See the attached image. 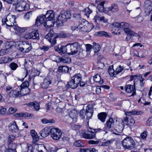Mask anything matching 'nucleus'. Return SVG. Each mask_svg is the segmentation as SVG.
Segmentation results:
<instances>
[{"mask_svg": "<svg viewBox=\"0 0 152 152\" xmlns=\"http://www.w3.org/2000/svg\"><path fill=\"white\" fill-rule=\"evenodd\" d=\"M12 46H10L8 48L1 49L0 50V56L6 55L12 52Z\"/></svg>", "mask_w": 152, "mask_h": 152, "instance_id": "a878e982", "label": "nucleus"}, {"mask_svg": "<svg viewBox=\"0 0 152 152\" xmlns=\"http://www.w3.org/2000/svg\"><path fill=\"white\" fill-rule=\"evenodd\" d=\"M54 77L53 72H50L45 77L43 82L41 84V87L43 88H47L51 84Z\"/></svg>", "mask_w": 152, "mask_h": 152, "instance_id": "20e7f679", "label": "nucleus"}, {"mask_svg": "<svg viewBox=\"0 0 152 152\" xmlns=\"http://www.w3.org/2000/svg\"><path fill=\"white\" fill-rule=\"evenodd\" d=\"M102 129L100 128L94 129L89 128L88 131L87 133V139H91L95 137L96 133L98 131L102 130Z\"/></svg>", "mask_w": 152, "mask_h": 152, "instance_id": "2eb2a0df", "label": "nucleus"}, {"mask_svg": "<svg viewBox=\"0 0 152 152\" xmlns=\"http://www.w3.org/2000/svg\"><path fill=\"white\" fill-rule=\"evenodd\" d=\"M32 15V12H29L25 14L24 15V18L25 19L28 20L31 17Z\"/></svg>", "mask_w": 152, "mask_h": 152, "instance_id": "8fccbe9b", "label": "nucleus"}, {"mask_svg": "<svg viewBox=\"0 0 152 152\" xmlns=\"http://www.w3.org/2000/svg\"><path fill=\"white\" fill-rule=\"evenodd\" d=\"M12 59V58H10L8 56H4L1 58H0V64L10 62Z\"/></svg>", "mask_w": 152, "mask_h": 152, "instance_id": "bb28decb", "label": "nucleus"}, {"mask_svg": "<svg viewBox=\"0 0 152 152\" xmlns=\"http://www.w3.org/2000/svg\"><path fill=\"white\" fill-rule=\"evenodd\" d=\"M86 51L83 50L82 48H80L78 53L77 54L76 57L77 58L81 59L86 57Z\"/></svg>", "mask_w": 152, "mask_h": 152, "instance_id": "aec40b11", "label": "nucleus"}, {"mask_svg": "<svg viewBox=\"0 0 152 152\" xmlns=\"http://www.w3.org/2000/svg\"><path fill=\"white\" fill-rule=\"evenodd\" d=\"M77 111L75 110H72L69 113V116L73 118L77 117Z\"/></svg>", "mask_w": 152, "mask_h": 152, "instance_id": "58836bf2", "label": "nucleus"}, {"mask_svg": "<svg viewBox=\"0 0 152 152\" xmlns=\"http://www.w3.org/2000/svg\"><path fill=\"white\" fill-rule=\"evenodd\" d=\"M145 12L147 15H149L152 10V2L149 0H146L144 3Z\"/></svg>", "mask_w": 152, "mask_h": 152, "instance_id": "4468645a", "label": "nucleus"}, {"mask_svg": "<svg viewBox=\"0 0 152 152\" xmlns=\"http://www.w3.org/2000/svg\"><path fill=\"white\" fill-rule=\"evenodd\" d=\"M107 116V114L106 113L101 112L98 114V117L99 119L102 122L104 123L105 121Z\"/></svg>", "mask_w": 152, "mask_h": 152, "instance_id": "393cba45", "label": "nucleus"}, {"mask_svg": "<svg viewBox=\"0 0 152 152\" xmlns=\"http://www.w3.org/2000/svg\"><path fill=\"white\" fill-rule=\"evenodd\" d=\"M134 87H135V84H139L141 87L143 86V81L144 79L142 77V75L140 74H137L134 75Z\"/></svg>", "mask_w": 152, "mask_h": 152, "instance_id": "f8f14e48", "label": "nucleus"}, {"mask_svg": "<svg viewBox=\"0 0 152 152\" xmlns=\"http://www.w3.org/2000/svg\"><path fill=\"white\" fill-rule=\"evenodd\" d=\"M31 39L38 40L39 39V34L37 30H34L31 32Z\"/></svg>", "mask_w": 152, "mask_h": 152, "instance_id": "c85d7f7f", "label": "nucleus"}, {"mask_svg": "<svg viewBox=\"0 0 152 152\" xmlns=\"http://www.w3.org/2000/svg\"><path fill=\"white\" fill-rule=\"evenodd\" d=\"M67 47H68V44H67L64 46H62L61 47L60 49L59 53L61 55L65 54L66 53L69 54L68 49Z\"/></svg>", "mask_w": 152, "mask_h": 152, "instance_id": "c756f323", "label": "nucleus"}, {"mask_svg": "<svg viewBox=\"0 0 152 152\" xmlns=\"http://www.w3.org/2000/svg\"><path fill=\"white\" fill-rule=\"evenodd\" d=\"M16 3H17L16 6V10L18 12H22L29 9V5L26 1H21L19 3L17 2Z\"/></svg>", "mask_w": 152, "mask_h": 152, "instance_id": "9b49d317", "label": "nucleus"}, {"mask_svg": "<svg viewBox=\"0 0 152 152\" xmlns=\"http://www.w3.org/2000/svg\"><path fill=\"white\" fill-rule=\"evenodd\" d=\"M93 79L95 82L99 84H102L103 82V79L101 78L100 76L98 74L93 77Z\"/></svg>", "mask_w": 152, "mask_h": 152, "instance_id": "cd10ccee", "label": "nucleus"}, {"mask_svg": "<svg viewBox=\"0 0 152 152\" xmlns=\"http://www.w3.org/2000/svg\"><path fill=\"white\" fill-rule=\"evenodd\" d=\"M70 28L73 31H78L79 30V28H78V26H75L73 25L70 26Z\"/></svg>", "mask_w": 152, "mask_h": 152, "instance_id": "338daca9", "label": "nucleus"}, {"mask_svg": "<svg viewBox=\"0 0 152 152\" xmlns=\"http://www.w3.org/2000/svg\"><path fill=\"white\" fill-rule=\"evenodd\" d=\"M92 26V24L88 23L87 21H86V23L85 25L83 26V27H80L79 26H78V28H79V31H81L83 32H89L91 28L90 26Z\"/></svg>", "mask_w": 152, "mask_h": 152, "instance_id": "f3484780", "label": "nucleus"}, {"mask_svg": "<svg viewBox=\"0 0 152 152\" xmlns=\"http://www.w3.org/2000/svg\"><path fill=\"white\" fill-rule=\"evenodd\" d=\"M50 47H51L47 45H43L40 47L39 48V50H43L44 52H46L49 50Z\"/></svg>", "mask_w": 152, "mask_h": 152, "instance_id": "de8ad7c7", "label": "nucleus"}, {"mask_svg": "<svg viewBox=\"0 0 152 152\" xmlns=\"http://www.w3.org/2000/svg\"><path fill=\"white\" fill-rule=\"evenodd\" d=\"M55 18L54 13L52 10L47 12L45 15H41L37 17L35 25L37 26L42 25L46 28L52 27L53 26V22Z\"/></svg>", "mask_w": 152, "mask_h": 152, "instance_id": "f257e3e1", "label": "nucleus"}, {"mask_svg": "<svg viewBox=\"0 0 152 152\" xmlns=\"http://www.w3.org/2000/svg\"><path fill=\"white\" fill-rule=\"evenodd\" d=\"M23 38L27 39H31V32H26L24 34Z\"/></svg>", "mask_w": 152, "mask_h": 152, "instance_id": "3c124183", "label": "nucleus"}, {"mask_svg": "<svg viewBox=\"0 0 152 152\" xmlns=\"http://www.w3.org/2000/svg\"><path fill=\"white\" fill-rule=\"evenodd\" d=\"M9 128L10 130L12 132H16L18 130V126L15 121H12L10 124Z\"/></svg>", "mask_w": 152, "mask_h": 152, "instance_id": "5701e85b", "label": "nucleus"}, {"mask_svg": "<svg viewBox=\"0 0 152 152\" xmlns=\"http://www.w3.org/2000/svg\"><path fill=\"white\" fill-rule=\"evenodd\" d=\"M40 74V72L36 70H31V74L29 75V81L33 77L39 76Z\"/></svg>", "mask_w": 152, "mask_h": 152, "instance_id": "2f4dec72", "label": "nucleus"}, {"mask_svg": "<svg viewBox=\"0 0 152 152\" xmlns=\"http://www.w3.org/2000/svg\"><path fill=\"white\" fill-rule=\"evenodd\" d=\"M29 81H26L24 83H22L20 85V87L19 88V89L22 92L23 91V89L25 88H27L29 86Z\"/></svg>", "mask_w": 152, "mask_h": 152, "instance_id": "473e14b6", "label": "nucleus"}, {"mask_svg": "<svg viewBox=\"0 0 152 152\" xmlns=\"http://www.w3.org/2000/svg\"><path fill=\"white\" fill-rule=\"evenodd\" d=\"M56 34H54L53 31H50L45 36V38L48 39L52 46L54 45L56 43Z\"/></svg>", "mask_w": 152, "mask_h": 152, "instance_id": "9d476101", "label": "nucleus"}, {"mask_svg": "<svg viewBox=\"0 0 152 152\" xmlns=\"http://www.w3.org/2000/svg\"><path fill=\"white\" fill-rule=\"evenodd\" d=\"M80 117L82 119H84L86 115V111L84 109L81 110L80 112Z\"/></svg>", "mask_w": 152, "mask_h": 152, "instance_id": "6e6d98bb", "label": "nucleus"}, {"mask_svg": "<svg viewBox=\"0 0 152 152\" xmlns=\"http://www.w3.org/2000/svg\"><path fill=\"white\" fill-rule=\"evenodd\" d=\"M126 116L123 119V121L126 123L127 125L131 126L132 125L133 119L132 116L133 115L132 112H127L125 113Z\"/></svg>", "mask_w": 152, "mask_h": 152, "instance_id": "ddd939ff", "label": "nucleus"}, {"mask_svg": "<svg viewBox=\"0 0 152 152\" xmlns=\"http://www.w3.org/2000/svg\"><path fill=\"white\" fill-rule=\"evenodd\" d=\"M7 112V110L3 107L0 106V115H5Z\"/></svg>", "mask_w": 152, "mask_h": 152, "instance_id": "5fc2aeb1", "label": "nucleus"}, {"mask_svg": "<svg viewBox=\"0 0 152 152\" xmlns=\"http://www.w3.org/2000/svg\"><path fill=\"white\" fill-rule=\"evenodd\" d=\"M50 133L51 137L55 140H59L62 134L61 130L57 128H53L50 129Z\"/></svg>", "mask_w": 152, "mask_h": 152, "instance_id": "6e6552de", "label": "nucleus"}, {"mask_svg": "<svg viewBox=\"0 0 152 152\" xmlns=\"http://www.w3.org/2000/svg\"><path fill=\"white\" fill-rule=\"evenodd\" d=\"M42 122L43 124H47L49 123H54L55 122V121L52 119H50L48 120L45 118L42 120Z\"/></svg>", "mask_w": 152, "mask_h": 152, "instance_id": "37998d69", "label": "nucleus"}, {"mask_svg": "<svg viewBox=\"0 0 152 152\" xmlns=\"http://www.w3.org/2000/svg\"><path fill=\"white\" fill-rule=\"evenodd\" d=\"M26 149L27 151L25 152H33V147L31 144H27Z\"/></svg>", "mask_w": 152, "mask_h": 152, "instance_id": "a18cd8bd", "label": "nucleus"}, {"mask_svg": "<svg viewBox=\"0 0 152 152\" xmlns=\"http://www.w3.org/2000/svg\"><path fill=\"white\" fill-rule=\"evenodd\" d=\"M16 111V110L12 107L10 108L8 110L7 114L11 115L14 113Z\"/></svg>", "mask_w": 152, "mask_h": 152, "instance_id": "bf43d9fd", "label": "nucleus"}, {"mask_svg": "<svg viewBox=\"0 0 152 152\" xmlns=\"http://www.w3.org/2000/svg\"><path fill=\"white\" fill-rule=\"evenodd\" d=\"M10 145L8 146V148L6 149V151L7 152H16V150L15 149H12L10 148Z\"/></svg>", "mask_w": 152, "mask_h": 152, "instance_id": "774afa93", "label": "nucleus"}, {"mask_svg": "<svg viewBox=\"0 0 152 152\" xmlns=\"http://www.w3.org/2000/svg\"><path fill=\"white\" fill-rule=\"evenodd\" d=\"M65 119L66 120L65 121L67 123H70L72 121V118L69 116H66L65 117Z\"/></svg>", "mask_w": 152, "mask_h": 152, "instance_id": "052dcab7", "label": "nucleus"}, {"mask_svg": "<svg viewBox=\"0 0 152 152\" xmlns=\"http://www.w3.org/2000/svg\"><path fill=\"white\" fill-rule=\"evenodd\" d=\"M95 1L96 3H97L98 4L97 8L98 10L100 12H107L108 10L107 8H104V4L105 2L104 1L100 2L98 0H96Z\"/></svg>", "mask_w": 152, "mask_h": 152, "instance_id": "a211bd4d", "label": "nucleus"}, {"mask_svg": "<svg viewBox=\"0 0 152 152\" xmlns=\"http://www.w3.org/2000/svg\"><path fill=\"white\" fill-rule=\"evenodd\" d=\"M124 69V67L121 65L119 66L116 69L115 71L116 74L121 72Z\"/></svg>", "mask_w": 152, "mask_h": 152, "instance_id": "603ef678", "label": "nucleus"}, {"mask_svg": "<svg viewBox=\"0 0 152 152\" xmlns=\"http://www.w3.org/2000/svg\"><path fill=\"white\" fill-rule=\"evenodd\" d=\"M126 91L128 93H132V96L133 95V86L131 85H127L125 88Z\"/></svg>", "mask_w": 152, "mask_h": 152, "instance_id": "72a5a7b5", "label": "nucleus"}, {"mask_svg": "<svg viewBox=\"0 0 152 152\" xmlns=\"http://www.w3.org/2000/svg\"><path fill=\"white\" fill-rule=\"evenodd\" d=\"M114 122V120L112 118H110L107 121L105 124V128H104V131L106 130L107 129L111 128L113 125Z\"/></svg>", "mask_w": 152, "mask_h": 152, "instance_id": "b1692460", "label": "nucleus"}, {"mask_svg": "<svg viewBox=\"0 0 152 152\" xmlns=\"http://www.w3.org/2000/svg\"><path fill=\"white\" fill-rule=\"evenodd\" d=\"M26 94V93L22 92L21 91H19L15 90H12L8 93L7 95L10 97H15L17 96H21Z\"/></svg>", "mask_w": 152, "mask_h": 152, "instance_id": "dca6fc26", "label": "nucleus"}, {"mask_svg": "<svg viewBox=\"0 0 152 152\" xmlns=\"http://www.w3.org/2000/svg\"><path fill=\"white\" fill-rule=\"evenodd\" d=\"M9 66L11 70L14 71L16 69L18 66L17 64L14 62H12L10 64Z\"/></svg>", "mask_w": 152, "mask_h": 152, "instance_id": "c03bdc74", "label": "nucleus"}, {"mask_svg": "<svg viewBox=\"0 0 152 152\" xmlns=\"http://www.w3.org/2000/svg\"><path fill=\"white\" fill-rule=\"evenodd\" d=\"M33 106L35 110H38L39 109V104L37 102H34Z\"/></svg>", "mask_w": 152, "mask_h": 152, "instance_id": "e2e57ef3", "label": "nucleus"}, {"mask_svg": "<svg viewBox=\"0 0 152 152\" xmlns=\"http://www.w3.org/2000/svg\"><path fill=\"white\" fill-rule=\"evenodd\" d=\"M82 79V76L81 74L80 73L76 74L71 77L70 81L68 82V85L71 88L75 89L78 86Z\"/></svg>", "mask_w": 152, "mask_h": 152, "instance_id": "7ed1b4c3", "label": "nucleus"}, {"mask_svg": "<svg viewBox=\"0 0 152 152\" xmlns=\"http://www.w3.org/2000/svg\"><path fill=\"white\" fill-rule=\"evenodd\" d=\"M3 1L6 2L9 4H12L13 5L15 4L16 2H17V0H2Z\"/></svg>", "mask_w": 152, "mask_h": 152, "instance_id": "13d9d810", "label": "nucleus"}, {"mask_svg": "<svg viewBox=\"0 0 152 152\" xmlns=\"http://www.w3.org/2000/svg\"><path fill=\"white\" fill-rule=\"evenodd\" d=\"M122 145L124 148L132 149L133 148V139L131 137L125 138L122 141Z\"/></svg>", "mask_w": 152, "mask_h": 152, "instance_id": "423d86ee", "label": "nucleus"}, {"mask_svg": "<svg viewBox=\"0 0 152 152\" xmlns=\"http://www.w3.org/2000/svg\"><path fill=\"white\" fill-rule=\"evenodd\" d=\"M107 8L108 10L107 12L110 11L112 13L116 12L119 10V7L118 5L115 3L112 4L110 7Z\"/></svg>", "mask_w": 152, "mask_h": 152, "instance_id": "4be33fe9", "label": "nucleus"}, {"mask_svg": "<svg viewBox=\"0 0 152 152\" xmlns=\"http://www.w3.org/2000/svg\"><path fill=\"white\" fill-rule=\"evenodd\" d=\"M50 132V129L48 127L45 128L40 132V135L43 137H45L48 135Z\"/></svg>", "mask_w": 152, "mask_h": 152, "instance_id": "412c9836", "label": "nucleus"}, {"mask_svg": "<svg viewBox=\"0 0 152 152\" xmlns=\"http://www.w3.org/2000/svg\"><path fill=\"white\" fill-rule=\"evenodd\" d=\"M74 145L76 147H80L83 146V143L80 140H78L74 142Z\"/></svg>", "mask_w": 152, "mask_h": 152, "instance_id": "864d4df0", "label": "nucleus"}, {"mask_svg": "<svg viewBox=\"0 0 152 152\" xmlns=\"http://www.w3.org/2000/svg\"><path fill=\"white\" fill-rule=\"evenodd\" d=\"M113 66H110L108 68V71L111 76L115 77L116 74L115 72V71L113 69Z\"/></svg>", "mask_w": 152, "mask_h": 152, "instance_id": "f704fd0d", "label": "nucleus"}, {"mask_svg": "<svg viewBox=\"0 0 152 152\" xmlns=\"http://www.w3.org/2000/svg\"><path fill=\"white\" fill-rule=\"evenodd\" d=\"M98 35L99 36L107 37L108 36L107 33L104 31H100L98 33Z\"/></svg>", "mask_w": 152, "mask_h": 152, "instance_id": "4d7b16f0", "label": "nucleus"}, {"mask_svg": "<svg viewBox=\"0 0 152 152\" xmlns=\"http://www.w3.org/2000/svg\"><path fill=\"white\" fill-rule=\"evenodd\" d=\"M93 49L94 50L95 53L97 52L100 50V46L98 44L96 43H93Z\"/></svg>", "mask_w": 152, "mask_h": 152, "instance_id": "ea45409f", "label": "nucleus"}, {"mask_svg": "<svg viewBox=\"0 0 152 152\" xmlns=\"http://www.w3.org/2000/svg\"><path fill=\"white\" fill-rule=\"evenodd\" d=\"M101 16L99 14H97L94 17L93 19L95 23H98L101 21Z\"/></svg>", "mask_w": 152, "mask_h": 152, "instance_id": "79ce46f5", "label": "nucleus"}, {"mask_svg": "<svg viewBox=\"0 0 152 152\" xmlns=\"http://www.w3.org/2000/svg\"><path fill=\"white\" fill-rule=\"evenodd\" d=\"M62 143L66 146L70 145L69 139L67 137L64 136L62 138Z\"/></svg>", "mask_w": 152, "mask_h": 152, "instance_id": "e433bc0d", "label": "nucleus"}, {"mask_svg": "<svg viewBox=\"0 0 152 152\" xmlns=\"http://www.w3.org/2000/svg\"><path fill=\"white\" fill-rule=\"evenodd\" d=\"M114 130L113 133L116 135H118V133H121L124 129L123 125L120 123L116 124L114 127Z\"/></svg>", "mask_w": 152, "mask_h": 152, "instance_id": "6ab92c4d", "label": "nucleus"}, {"mask_svg": "<svg viewBox=\"0 0 152 152\" xmlns=\"http://www.w3.org/2000/svg\"><path fill=\"white\" fill-rule=\"evenodd\" d=\"M71 61V59L68 57H62L61 59V61L62 63H69Z\"/></svg>", "mask_w": 152, "mask_h": 152, "instance_id": "a19ab883", "label": "nucleus"}, {"mask_svg": "<svg viewBox=\"0 0 152 152\" xmlns=\"http://www.w3.org/2000/svg\"><path fill=\"white\" fill-rule=\"evenodd\" d=\"M86 113H93V108L91 107H90L89 106H87L86 107Z\"/></svg>", "mask_w": 152, "mask_h": 152, "instance_id": "680f3d73", "label": "nucleus"}, {"mask_svg": "<svg viewBox=\"0 0 152 152\" xmlns=\"http://www.w3.org/2000/svg\"><path fill=\"white\" fill-rule=\"evenodd\" d=\"M15 19V16L10 13L5 18L2 19V25L11 27L20 33H23L28 30V27H20L16 25Z\"/></svg>", "mask_w": 152, "mask_h": 152, "instance_id": "f03ea898", "label": "nucleus"}, {"mask_svg": "<svg viewBox=\"0 0 152 152\" xmlns=\"http://www.w3.org/2000/svg\"><path fill=\"white\" fill-rule=\"evenodd\" d=\"M147 125L148 126H152V117H150L146 122Z\"/></svg>", "mask_w": 152, "mask_h": 152, "instance_id": "0e129e2a", "label": "nucleus"}, {"mask_svg": "<svg viewBox=\"0 0 152 152\" xmlns=\"http://www.w3.org/2000/svg\"><path fill=\"white\" fill-rule=\"evenodd\" d=\"M32 48L31 43L28 41L23 42L21 47L19 48V50L20 51L23 53H28L31 50Z\"/></svg>", "mask_w": 152, "mask_h": 152, "instance_id": "1a4fd4ad", "label": "nucleus"}, {"mask_svg": "<svg viewBox=\"0 0 152 152\" xmlns=\"http://www.w3.org/2000/svg\"><path fill=\"white\" fill-rule=\"evenodd\" d=\"M15 138V137L12 135H10L8 137L7 140V145L8 146L11 144V143L13 141V140Z\"/></svg>", "mask_w": 152, "mask_h": 152, "instance_id": "4c0bfd02", "label": "nucleus"}, {"mask_svg": "<svg viewBox=\"0 0 152 152\" xmlns=\"http://www.w3.org/2000/svg\"><path fill=\"white\" fill-rule=\"evenodd\" d=\"M120 28L124 29V31L127 34L126 39L127 41L129 40L132 38L133 32L128 28V24L125 22H122L120 23Z\"/></svg>", "mask_w": 152, "mask_h": 152, "instance_id": "39448f33", "label": "nucleus"}, {"mask_svg": "<svg viewBox=\"0 0 152 152\" xmlns=\"http://www.w3.org/2000/svg\"><path fill=\"white\" fill-rule=\"evenodd\" d=\"M64 16L63 12H61L58 17L57 20L58 21H61L62 22L66 21V19Z\"/></svg>", "mask_w": 152, "mask_h": 152, "instance_id": "c9c22d12", "label": "nucleus"}, {"mask_svg": "<svg viewBox=\"0 0 152 152\" xmlns=\"http://www.w3.org/2000/svg\"><path fill=\"white\" fill-rule=\"evenodd\" d=\"M92 11L89 7H86L85 9V14L88 17L90 14L92 13Z\"/></svg>", "mask_w": 152, "mask_h": 152, "instance_id": "49530a36", "label": "nucleus"}, {"mask_svg": "<svg viewBox=\"0 0 152 152\" xmlns=\"http://www.w3.org/2000/svg\"><path fill=\"white\" fill-rule=\"evenodd\" d=\"M69 70V67L67 66H59L58 71L59 72L64 73H67Z\"/></svg>", "mask_w": 152, "mask_h": 152, "instance_id": "7c9ffc66", "label": "nucleus"}, {"mask_svg": "<svg viewBox=\"0 0 152 152\" xmlns=\"http://www.w3.org/2000/svg\"><path fill=\"white\" fill-rule=\"evenodd\" d=\"M80 46L79 44L77 42L68 44L69 54L74 55L77 53Z\"/></svg>", "mask_w": 152, "mask_h": 152, "instance_id": "0eeeda50", "label": "nucleus"}, {"mask_svg": "<svg viewBox=\"0 0 152 152\" xmlns=\"http://www.w3.org/2000/svg\"><path fill=\"white\" fill-rule=\"evenodd\" d=\"M63 12L66 19H69L71 18V15L69 11H65Z\"/></svg>", "mask_w": 152, "mask_h": 152, "instance_id": "09e8293b", "label": "nucleus"}, {"mask_svg": "<svg viewBox=\"0 0 152 152\" xmlns=\"http://www.w3.org/2000/svg\"><path fill=\"white\" fill-rule=\"evenodd\" d=\"M80 136L83 137L84 138L87 139V133H86L85 131H81L80 133Z\"/></svg>", "mask_w": 152, "mask_h": 152, "instance_id": "69168bd1", "label": "nucleus"}]
</instances>
